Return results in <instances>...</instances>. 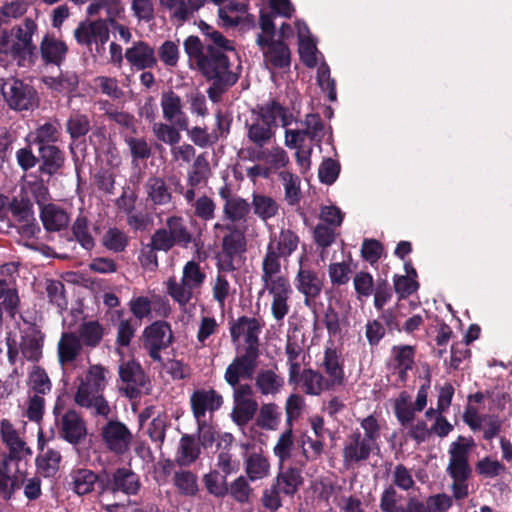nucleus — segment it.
I'll return each instance as SVG.
<instances>
[{"label":"nucleus","mask_w":512,"mask_h":512,"mask_svg":"<svg viewBox=\"0 0 512 512\" xmlns=\"http://www.w3.org/2000/svg\"><path fill=\"white\" fill-rule=\"evenodd\" d=\"M298 242L294 232L282 230L278 237L270 240L262 260L263 288L259 295L267 293L270 297L271 314L276 321H282L288 315L293 293L288 277L281 273L280 258L289 257L296 250Z\"/></svg>","instance_id":"1"},{"label":"nucleus","mask_w":512,"mask_h":512,"mask_svg":"<svg viewBox=\"0 0 512 512\" xmlns=\"http://www.w3.org/2000/svg\"><path fill=\"white\" fill-rule=\"evenodd\" d=\"M202 31L215 47L207 45L206 56L200 58L197 64L199 70L209 80H214L219 84L233 85L237 81L238 75L230 70L228 58L223 52L234 50L232 42L207 24H204Z\"/></svg>","instance_id":"2"},{"label":"nucleus","mask_w":512,"mask_h":512,"mask_svg":"<svg viewBox=\"0 0 512 512\" xmlns=\"http://www.w3.org/2000/svg\"><path fill=\"white\" fill-rule=\"evenodd\" d=\"M205 278L206 275L200 265L195 261H188L183 267L179 280L175 277L167 280V293L180 307H185L201 288Z\"/></svg>","instance_id":"3"},{"label":"nucleus","mask_w":512,"mask_h":512,"mask_svg":"<svg viewBox=\"0 0 512 512\" xmlns=\"http://www.w3.org/2000/svg\"><path fill=\"white\" fill-rule=\"evenodd\" d=\"M260 26L265 35H259L257 43L261 46L264 54V62L270 69L285 68L290 65V50L283 42L270 41L268 36L274 32V24L269 14L260 12Z\"/></svg>","instance_id":"4"},{"label":"nucleus","mask_w":512,"mask_h":512,"mask_svg":"<svg viewBox=\"0 0 512 512\" xmlns=\"http://www.w3.org/2000/svg\"><path fill=\"white\" fill-rule=\"evenodd\" d=\"M100 436L105 448L115 455L126 454L133 440L129 428L118 420L107 421L100 429Z\"/></svg>","instance_id":"5"},{"label":"nucleus","mask_w":512,"mask_h":512,"mask_svg":"<svg viewBox=\"0 0 512 512\" xmlns=\"http://www.w3.org/2000/svg\"><path fill=\"white\" fill-rule=\"evenodd\" d=\"M143 338V345L149 356L154 361L161 362L160 351L172 343L173 333L168 323L156 321L145 328Z\"/></svg>","instance_id":"6"},{"label":"nucleus","mask_w":512,"mask_h":512,"mask_svg":"<svg viewBox=\"0 0 512 512\" xmlns=\"http://www.w3.org/2000/svg\"><path fill=\"white\" fill-rule=\"evenodd\" d=\"M1 91L12 109L28 110L37 104L36 92L20 80H5L1 85Z\"/></svg>","instance_id":"7"},{"label":"nucleus","mask_w":512,"mask_h":512,"mask_svg":"<svg viewBox=\"0 0 512 512\" xmlns=\"http://www.w3.org/2000/svg\"><path fill=\"white\" fill-rule=\"evenodd\" d=\"M475 443L472 438L459 436L450 444L447 471L452 478H467L470 473L468 456Z\"/></svg>","instance_id":"8"},{"label":"nucleus","mask_w":512,"mask_h":512,"mask_svg":"<svg viewBox=\"0 0 512 512\" xmlns=\"http://www.w3.org/2000/svg\"><path fill=\"white\" fill-rule=\"evenodd\" d=\"M223 404V397L214 389H197L190 396V406L195 421L212 420L213 414Z\"/></svg>","instance_id":"9"},{"label":"nucleus","mask_w":512,"mask_h":512,"mask_svg":"<svg viewBox=\"0 0 512 512\" xmlns=\"http://www.w3.org/2000/svg\"><path fill=\"white\" fill-rule=\"evenodd\" d=\"M241 448L245 451L244 466L247 477L250 481H257L267 478L270 475V462L261 447L254 443L244 442Z\"/></svg>","instance_id":"10"},{"label":"nucleus","mask_w":512,"mask_h":512,"mask_svg":"<svg viewBox=\"0 0 512 512\" xmlns=\"http://www.w3.org/2000/svg\"><path fill=\"white\" fill-rule=\"evenodd\" d=\"M162 117L181 130H188L189 119L182 98L173 90L163 91L160 96Z\"/></svg>","instance_id":"11"},{"label":"nucleus","mask_w":512,"mask_h":512,"mask_svg":"<svg viewBox=\"0 0 512 512\" xmlns=\"http://www.w3.org/2000/svg\"><path fill=\"white\" fill-rule=\"evenodd\" d=\"M74 401L80 407L86 408L97 416L104 418L111 414V406L103 396L102 391H95L89 386L79 384L74 395Z\"/></svg>","instance_id":"12"},{"label":"nucleus","mask_w":512,"mask_h":512,"mask_svg":"<svg viewBox=\"0 0 512 512\" xmlns=\"http://www.w3.org/2000/svg\"><path fill=\"white\" fill-rule=\"evenodd\" d=\"M262 324L256 318L240 317L231 326L230 333L234 342L243 339L247 344L246 352L257 353L258 337Z\"/></svg>","instance_id":"13"},{"label":"nucleus","mask_w":512,"mask_h":512,"mask_svg":"<svg viewBox=\"0 0 512 512\" xmlns=\"http://www.w3.org/2000/svg\"><path fill=\"white\" fill-rule=\"evenodd\" d=\"M219 196L223 200V216L234 226L236 223L245 222L250 213V204L240 196L234 195L227 187L219 190Z\"/></svg>","instance_id":"14"},{"label":"nucleus","mask_w":512,"mask_h":512,"mask_svg":"<svg viewBox=\"0 0 512 512\" xmlns=\"http://www.w3.org/2000/svg\"><path fill=\"white\" fill-rule=\"evenodd\" d=\"M374 448V446L363 439L360 432L351 434L344 443L343 465L348 469L359 462L367 460Z\"/></svg>","instance_id":"15"},{"label":"nucleus","mask_w":512,"mask_h":512,"mask_svg":"<svg viewBox=\"0 0 512 512\" xmlns=\"http://www.w3.org/2000/svg\"><path fill=\"white\" fill-rule=\"evenodd\" d=\"M257 353L246 352L236 357L228 365L225 371V381L232 387H236L241 379H250L256 368Z\"/></svg>","instance_id":"16"},{"label":"nucleus","mask_w":512,"mask_h":512,"mask_svg":"<svg viewBox=\"0 0 512 512\" xmlns=\"http://www.w3.org/2000/svg\"><path fill=\"white\" fill-rule=\"evenodd\" d=\"M124 57L137 70L150 69L157 64L154 48L144 41L134 42L126 49Z\"/></svg>","instance_id":"17"},{"label":"nucleus","mask_w":512,"mask_h":512,"mask_svg":"<svg viewBox=\"0 0 512 512\" xmlns=\"http://www.w3.org/2000/svg\"><path fill=\"white\" fill-rule=\"evenodd\" d=\"M119 375L126 385V395L130 398L136 397L146 385V376L141 366L133 360L124 362L119 366Z\"/></svg>","instance_id":"18"},{"label":"nucleus","mask_w":512,"mask_h":512,"mask_svg":"<svg viewBox=\"0 0 512 512\" xmlns=\"http://www.w3.org/2000/svg\"><path fill=\"white\" fill-rule=\"evenodd\" d=\"M60 433L70 444H78L84 440L87 429L84 420L74 410H68L60 419Z\"/></svg>","instance_id":"19"},{"label":"nucleus","mask_w":512,"mask_h":512,"mask_svg":"<svg viewBox=\"0 0 512 512\" xmlns=\"http://www.w3.org/2000/svg\"><path fill=\"white\" fill-rule=\"evenodd\" d=\"M207 0H160V4L169 12L170 19L176 25L190 20Z\"/></svg>","instance_id":"20"},{"label":"nucleus","mask_w":512,"mask_h":512,"mask_svg":"<svg viewBox=\"0 0 512 512\" xmlns=\"http://www.w3.org/2000/svg\"><path fill=\"white\" fill-rule=\"evenodd\" d=\"M294 285L306 297V302L309 298H316L322 290V280L315 271L303 265V257L299 259Z\"/></svg>","instance_id":"21"},{"label":"nucleus","mask_w":512,"mask_h":512,"mask_svg":"<svg viewBox=\"0 0 512 512\" xmlns=\"http://www.w3.org/2000/svg\"><path fill=\"white\" fill-rule=\"evenodd\" d=\"M273 123L266 117L263 106L250 124H247V137L257 147H263L274 137Z\"/></svg>","instance_id":"22"},{"label":"nucleus","mask_w":512,"mask_h":512,"mask_svg":"<svg viewBox=\"0 0 512 512\" xmlns=\"http://www.w3.org/2000/svg\"><path fill=\"white\" fill-rule=\"evenodd\" d=\"M301 60L308 67H314L318 63L319 52L314 38L310 35L309 29L304 22L297 21L296 24Z\"/></svg>","instance_id":"23"},{"label":"nucleus","mask_w":512,"mask_h":512,"mask_svg":"<svg viewBox=\"0 0 512 512\" xmlns=\"http://www.w3.org/2000/svg\"><path fill=\"white\" fill-rule=\"evenodd\" d=\"M140 487L141 483L136 473L128 468H119L113 473L110 487L107 489L113 493L120 491L126 495H136Z\"/></svg>","instance_id":"24"},{"label":"nucleus","mask_w":512,"mask_h":512,"mask_svg":"<svg viewBox=\"0 0 512 512\" xmlns=\"http://www.w3.org/2000/svg\"><path fill=\"white\" fill-rule=\"evenodd\" d=\"M40 52L45 63L59 66L66 57L68 47L62 40L46 35L41 41Z\"/></svg>","instance_id":"25"},{"label":"nucleus","mask_w":512,"mask_h":512,"mask_svg":"<svg viewBox=\"0 0 512 512\" xmlns=\"http://www.w3.org/2000/svg\"><path fill=\"white\" fill-rule=\"evenodd\" d=\"M284 383V378L271 369H262L255 377V387L264 396L275 397L284 388Z\"/></svg>","instance_id":"26"},{"label":"nucleus","mask_w":512,"mask_h":512,"mask_svg":"<svg viewBox=\"0 0 512 512\" xmlns=\"http://www.w3.org/2000/svg\"><path fill=\"white\" fill-rule=\"evenodd\" d=\"M36 31L37 24L32 18H26L23 23L12 29L23 59L31 56L35 50L32 37Z\"/></svg>","instance_id":"27"},{"label":"nucleus","mask_w":512,"mask_h":512,"mask_svg":"<svg viewBox=\"0 0 512 512\" xmlns=\"http://www.w3.org/2000/svg\"><path fill=\"white\" fill-rule=\"evenodd\" d=\"M40 217L44 228L48 231H60L66 228L70 221L68 213L55 204L41 206Z\"/></svg>","instance_id":"28"},{"label":"nucleus","mask_w":512,"mask_h":512,"mask_svg":"<svg viewBox=\"0 0 512 512\" xmlns=\"http://www.w3.org/2000/svg\"><path fill=\"white\" fill-rule=\"evenodd\" d=\"M0 434L2 441L9 448L13 456L19 458L24 454H30V450L26 447L25 441L8 420L1 421Z\"/></svg>","instance_id":"29"},{"label":"nucleus","mask_w":512,"mask_h":512,"mask_svg":"<svg viewBox=\"0 0 512 512\" xmlns=\"http://www.w3.org/2000/svg\"><path fill=\"white\" fill-rule=\"evenodd\" d=\"M200 445L194 435L185 434L181 437L175 461L180 466H190L200 455Z\"/></svg>","instance_id":"30"},{"label":"nucleus","mask_w":512,"mask_h":512,"mask_svg":"<svg viewBox=\"0 0 512 512\" xmlns=\"http://www.w3.org/2000/svg\"><path fill=\"white\" fill-rule=\"evenodd\" d=\"M296 450L292 429L283 431L273 447V454L278 460V466L283 469L284 465L290 462Z\"/></svg>","instance_id":"31"},{"label":"nucleus","mask_w":512,"mask_h":512,"mask_svg":"<svg viewBox=\"0 0 512 512\" xmlns=\"http://www.w3.org/2000/svg\"><path fill=\"white\" fill-rule=\"evenodd\" d=\"M293 383H299L301 388L310 395H319L332 388L320 373L311 369L300 372L297 381Z\"/></svg>","instance_id":"32"},{"label":"nucleus","mask_w":512,"mask_h":512,"mask_svg":"<svg viewBox=\"0 0 512 512\" xmlns=\"http://www.w3.org/2000/svg\"><path fill=\"white\" fill-rule=\"evenodd\" d=\"M72 490L78 495H85L94 490L98 476L90 469H75L70 474Z\"/></svg>","instance_id":"33"},{"label":"nucleus","mask_w":512,"mask_h":512,"mask_svg":"<svg viewBox=\"0 0 512 512\" xmlns=\"http://www.w3.org/2000/svg\"><path fill=\"white\" fill-rule=\"evenodd\" d=\"M24 358L37 361L42 355V336L35 328H29L22 336L20 343Z\"/></svg>","instance_id":"34"},{"label":"nucleus","mask_w":512,"mask_h":512,"mask_svg":"<svg viewBox=\"0 0 512 512\" xmlns=\"http://www.w3.org/2000/svg\"><path fill=\"white\" fill-rule=\"evenodd\" d=\"M215 230H228L229 234L223 238V249L230 255L240 253L245 250L246 242L242 231L237 230L231 224L216 223Z\"/></svg>","instance_id":"35"},{"label":"nucleus","mask_w":512,"mask_h":512,"mask_svg":"<svg viewBox=\"0 0 512 512\" xmlns=\"http://www.w3.org/2000/svg\"><path fill=\"white\" fill-rule=\"evenodd\" d=\"M148 200L154 205H165L171 201L172 195L162 178H149L145 185Z\"/></svg>","instance_id":"36"},{"label":"nucleus","mask_w":512,"mask_h":512,"mask_svg":"<svg viewBox=\"0 0 512 512\" xmlns=\"http://www.w3.org/2000/svg\"><path fill=\"white\" fill-rule=\"evenodd\" d=\"M323 366L325 368L326 374L328 375V379H326V381L330 384L331 387L342 383L344 373L342 367L339 364V358L336 350L332 348L325 349Z\"/></svg>","instance_id":"37"},{"label":"nucleus","mask_w":512,"mask_h":512,"mask_svg":"<svg viewBox=\"0 0 512 512\" xmlns=\"http://www.w3.org/2000/svg\"><path fill=\"white\" fill-rule=\"evenodd\" d=\"M278 177L284 187V197L289 205H296L301 199L300 179L290 171L279 172Z\"/></svg>","instance_id":"38"},{"label":"nucleus","mask_w":512,"mask_h":512,"mask_svg":"<svg viewBox=\"0 0 512 512\" xmlns=\"http://www.w3.org/2000/svg\"><path fill=\"white\" fill-rule=\"evenodd\" d=\"M282 413L274 403L263 404L256 419L257 425L265 430L274 431L278 428Z\"/></svg>","instance_id":"39"},{"label":"nucleus","mask_w":512,"mask_h":512,"mask_svg":"<svg viewBox=\"0 0 512 512\" xmlns=\"http://www.w3.org/2000/svg\"><path fill=\"white\" fill-rule=\"evenodd\" d=\"M81 349L78 337L71 333H63L58 343V355L62 364L72 362Z\"/></svg>","instance_id":"40"},{"label":"nucleus","mask_w":512,"mask_h":512,"mask_svg":"<svg viewBox=\"0 0 512 512\" xmlns=\"http://www.w3.org/2000/svg\"><path fill=\"white\" fill-rule=\"evenodd\" d=\"M286 355L287 364L289 366V382L297 381L304 358L301 345L289 339L286 345Z\"/></svg>","instance_id":"41"},{"label":"nucleus","mask_w":512,"mask_h":512,"mask_svg":"<svg viewBox=\"0 0 512 512\" xmlns=\"http://www.w3.org/2000/svg\"><path fill=\"white\" fill-rule=\"evenodd\" d=\"M252 207L255 215L263 221L274 217L279 210L277 202L270 196L264 194H253Z\"/></svg>","instance_id":"42"},{"label":"nucleus","mask_w":512,"mask_h":512,"mask_svg":"<svg viewBox=\"0 0 512 512\" xmlns=\"http://www.w3.org/2000/svg\"><path fill=\"white\" fill-rule=\"evenodd\" d=\"M258 404L255 400H233L231 418L238 426L246 425L257 411Z\"/></svg>","instance_id":"43"},{"label":"nucleus","mask_w":512,"mask_h":512,"mask_svg":"<svg viewBox=\"0 0 512 512\" xmlns=\"http://www.w3.org/2000/svg\"><path fill=\"white\" fill-rule=\"evenodd\" d=\"M395 359V370L401 381L406 380L407 371L411 370L414 364V351L411 346L396 347L393 350Z\"/></svg>","instance_id":"44"},{"label":"nucleus","mask_w":512,"mask_h":512,"mask_svg":"<svg viewBox=\"0 0 512 512\" xmlns=\"http://www.w3.org/2000/svg\"><path fill=\"white\" fill-rule=\"evenodd\" d=\"M210 176V166L203 154L199 155L188 172L187 182L192 188L206 184Z\"/></svg>","instance_id":"45"},{"label":"nucleus","mask_w":512,"mask_h":512,"mask_svg":"<svg viewBox=\"0 0 512 512\" xmlns=\"http://www.w3.org/2000/svg\"><path fill=\"white\" fill-rule=\"evenodd\" d=\"M302 483L300 471L297 468H289L282 471L276 478L275 485L285 495H293Z\"/></svg>","instance_id":"46"},{"label":"nucleus","mask_w":512,"mask_h":512,"mask_svg":"<svg viewBox=\"0 0 512 512\" xmlns=\"http://www.w3.org/2000/svg\"><path fill=\"white\" fill-rule=\"evenodd\" d=\"M107 373L108 371L101 365H93L88 369L86 374L79 379V384L89 386L95 391L104 392L108 383Z\"/></svg>","instance_id":"47"},{"label":"nucleus","mask_w":512,"mask_h":512,"mask_svg":"<svg viewBox=\"0 0 512 512\" xmlns=\"http://www.w3.org/2000/svg\"><path fill=\"white\" fill-rule=\"evenodd\" d=\"M39 151L43 161L42 169L44 172L53 174L62 166L64 157L57 147L53 145H42Z\"/></svg>","instance_id":"48"},{"label":"nucleus","mask_w":512,"mask_h":512,"mask_svg":"<svg viewBox=\"0 0 512 512\" xmlns=\"http://www.w3.org/2000/svg\"><path fill=\"white\" fill-rule=\"evenodd\" d=\"M179 128L169 122H155L152 126V131L155 137L171 147L178 144L181 140Z\"/></svg>","instance_id":"49"},{"label":"nucleus","mask_w":512,"mask_h":512,"mask_svg":"<svg viewBox=\"0 0 512 512\" xmlns=\"http://www.w3.org/2000/svg\"><path fill=\"white\" fill-rule=\"evenodd\" d=\"M44 83L57 92L71 93L78 86V77L75 73L66 72L59 77H46Z\"/></svg>","instance_id":"50"},{"label":"nucleus","mask_w":512,"mask_h":512,"mask_svg":"<svg viewBox=\"0 0 512 512\" xmlns=\"http://www.w3.org/2000/svg\"><path fill=\"white\" fill-rule=\"evenodd\" d=\"M323 438L311 439L307 437L306 440H302V458L297 460L295 463L299 466H304L308 461H314L320 457L323 452Z\"/></svg>","instance_id":"51"},{"label":"nucleus","mask_w":512,"mask_h":512,"mask_svg":"<svg viewBox=\"0 0 512 512\" xmlns=\"http://www.w3.org/2000/svg\"><path fill=\"white\" fill-rule=\"evenodd\" d=\"M219 327L220 325L215 317L202 315L200 317L196 333L198 344H200L201 347L206 346L208 339L218 332Z\"/></svg>","instance_id":"52"},{"label":"nucleus","mask_w":512,"mask_h":512,"mask_svg":"<svg viewBox=\"0 0 512 512\" xmlns=\"http://www.w3.org/2000/svg\"><path fill=\"white\" fill-rule=\"evenodd\" d=\"M61 455L57 450L49 449L37 458V467L46 477L54 475L60 465Z\"/></svg>","instance_id":"53"},{"label":"nucleus","mask_w":512,"mask_h":512,"mask_svg":"<svg viewBox=\"0 0 512 512\" xmlns=\"http://www.w3.org/2000/svg\"><path fill=\"white\" fill-rule=\"evenodd\" d=\"M263 108L266 117L270 118L273 125L279 120L283 127H287L295 121L293 114L277 102L268 103Z\"/></svg>","instance_id":"54"},{"label":"nucleus","mask_w":512,"mask_h":512,"mask_svg":"<svg viewBox=\"0 0 512 512\" xmlns=\"http://www.w3.org/2000/svg\"><path fill=\"white\" fill-rule=\"evenodd\" d=\"M168 233L176 241L177 244L186 246L191 241V234L183 223L181 217L172 216L166 221Z\"/></svg>","instance_id":"55"},{"label":"nucleus","mask_w":512,"mask_h":512,"mask_svg":"<svg viewBox=\"0 0 512 512\" xmlns=\"http://www.w3.org/2000/svg\"><path fill=\"white\" fill-rule=\"evenodd\" d=\"M80 338L87 346H96L102 339L103 330L98 322H84L79 330Z\"/></svg>","instance_id":"56"},{"label":"nucleus","mask_w":512,"mask_h":512,"mask_svg":"<svg viewBox=\"0 0 512 512\" xmlns=\"http://www.w3.org/2000/svg\"><path fill=\"white\" fill-rule=\"evenodd\" d=\"M303 132L311 141L320 143L324 136V126L319 115L308 114L303 121Z\"/></svg>","instance_id":"57"},{"label":"nucleus","mask_w":512,"mask_h":512,"mask_svg":"<svg viewBox=\"0 0 512 512\" xmlns=\"http://www.w3.org/2000/svg\"><path fill=\"white\" fill-rule=\"evenodd\" d=\"M29 387L37 395H44L51 389V382L46 372L40 367L35 366L29 375Z\"/></svg>","instance_id":"58"},{"label":"nucleus","mask_w":512,"mask_h":512,"mask_svg":"<svg viewBox=\"0 0 512 512\" xmlns=\"http://www.w3.org/2000/svg\"><path fill=\"white\" fill-rule=\"evenodd\" d=\"M257 159L264 160L275 169L283 168L289 163V156L287 152L279 146L273 147L266 152L260 153L257 156Z\"/></svg>","instance_id":"59"},{"label":"nucleus","mask_w":512,"mask_h":512,"mask_svg":"<svg viewBox=\"0 0 512 512\" xmlns=\"http://www.w3.org/2000/svg\"><path fill=\"white\" fill-rule=\"evenodd\" d=\"M192 207L194 208V215L204 221L212 220L215 216L216 204L212 198L202 195L198 197Z\"/></svg>","instance_id":"60"},{"label":"nucleus","mask_w":512,"mask_h":512,"mask_svg":"<svg viewBox=\"0 0 512 512\" xmlns=\"http://www.w3.org/2000/svg\"><path fill=\"white\" fill-rule=\"evenodd\" d=\"M35 219L31 207L23 202L13 203L11 206V226L17 228L21 224L27 223Z\"/></svg>","instance_id":"61"},{"label":"nucleus","mask_w":512,"mask_h":512,"mask_svg":"<svg viewBox=\"0 0 512 512\" xmlns=\"http://www.w3.org/2000/svg\"><path fill=\"white\" fill-rule=\"evenodd\" d=\"M174 483L178 490L185 495H194L198 490L197 478L190 471L177 472Z\"/></svg>","instance_id":"62"},{"label":"nucleus","mask_w":512,"mask_h":512,"mask_svg":"<svg viewBox=\"0 0 512 512\" xmlns=\"http://www.w3.org/2000/svg\"><path fill=\"white\" fill-rule=\"evenodd\" d=\"M126 235L117 228H110L103 237V245L114 252H121L127 246Z\"/></svg>","instance_id":"63"},{"label":"nucleus","mask_w":512,"mask_h":512,"mask_svg":"<svg viewBox=\"0 0 512 512\" xmlns=\"http://www.w3.org/2000/svg\"><path fill=\"white\" fill-rule=\"evenodd\" d=\"M399 502L400 496L392 486H389L381 495L380 508L384 512H406Z\"/></svg>","instance_id":"64"}]
</instances>
